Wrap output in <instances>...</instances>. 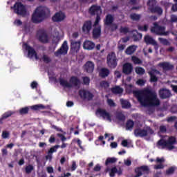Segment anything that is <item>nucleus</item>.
Segmentation results:
<instances>
[{
    "mask_svg": "<svg viewBox=\"0 0 177 177\" xmlns=\"http://www.w3.org/2000/svg\"><path fill=\"white\" fill-rule=\"evenodd\" d=\"M134 95L143 107H157L160 104V100L157 97V93L151 88H147L135 91Z\"/></svg>",
    "mask_w": 177,
    "mask_h": 177,
    "instance_id": "nucleus-1",
    "label": "nucleus"
},
{
    "mask_svg": "<svg viewBox=\"0 0 177 177\" xmlns=\"http://www.w3.org/2000/svg\"><path fill=\"white\" fill-rule=\"evenodd\" d=\"M50 13V10L48 7L39 6L37 7L32 15V21L38 24V23H41L45 19H46V15Z\"/></svg>",
    "mask_w": 177,
    "mask_h": 177,
    "instance_id": "nucleus-2",
    "label": "nucleus"
},
{
    "mask_svg": "<svg viewBox=\"0 0 177 177\" xmlns=\"http://www.w3.org/2000/svg\"><path fill=\"white\" fill-rule=\"evenodd\" d=\"M176 138L170 136L167 140L161 138L157 142V146H160L162 149H167V150H174L175 145H176Z\"/></svg>",
    "mask_w": 177,
    "mask_h": 177,
    "instance_id": "nucleus-3",
    "label": "nucleus"
},
{
    "mask_svg": "<svg viewBox=\"0 0 177 177\" xmlns=\"http://www.w3.org/2000/svg\"><path fill=\"white\" fill-rule=\"evenodd\" d=\"M148 6V10L152 15H157L158 16H162V13H164V10L162 8L158 5V2L157 0H149L147 3Z\"/></svg>",
    "mask_w": 177,
    "mask_h": 177,
    "instance_id": "nucleus-4",
    "label": "nucleus"
},
{
    "mask_svg": "<svg viewBox=\"0 0 177 177\" xmlns=\"http://www.w3.org/2000/svg\"><path fill=\"white\" fill-rule=\"evenodd\" d=\"M59 82L60 85L65 88H73V86H80L81 85V80L77 76H72L69 80L70 83L62 77L59 78Z\"/></svg>",
    "mask_w": 177,
    "mask_h": 177,
    "instance_id": "nucleus-5",
    "label": "nucleus"
},
{
    "mask_svg": "<svg viewBox=\"0 0 177 177\" xmlns=\"http://www.w3.org/2000/svg\"><path fill=\"white\" fill-rule=\"evenodd\" d=\"M149 133V135H153L154 133L153 129L149 127H147L146 129L138 128L134 130V135L136 138H145L147 136Z\"/></svg>",
    "mask_w": 177,
    "mask_h": 177,
    "instance_id": "nucleus-6",
    "label": "nucleus"
},
{
    "mask_svg": "<svg viewBox=\"0 0 177 177\" xmlns=\"http://www.w3.org/2000/svg\"><path fill=\"white\" fill-rule=\"evenodd\" d=\"M151 32L156 35H164L167 36L169 35V31L165 32V26H161L156 22L153 24V27L151 28Z\"/></svg>",
    "mask_w": 177,
    "mask_h": 177,
    "instance_id": "nucleus-7",
    "label": "nucleus"
},
{
    "mask_svg": "<svg viewBox=\"0 0 177 177\" xmlns=\"http://www.w3.org/2000/svg\"><path fill=\"white\" fill-rule=\"evenodd\" d=\"M118 59H117V55L115 53L111 52L106 57V62L108 67L110 68H115L118 64Z\"/></svg>",
    "mask_w": 177,
    "mask_h": 177,
    "instance_id": "nucleus-8",
    "label": "nucleus"
},
{
    "mask_svg": "<svg viewBox=\"0 0 177 177\" xmlns=\"http://www.w3.org/2000/svg\"><path fill=\"white\" fill-rule=\"evenodd\" d=\"M14 12L19 16H26L27 15V9L26 6L21 2H16L13 6Z\"/></svg>",
    "mask_w": 177,
    "mask_h": 177,
    "instance_id": "nucleus-9",
    "label": "nucleus"
},
{
    "mask_svg": "<svg viewBox=\"0 0 177 177\" xmlns=\"http://www.w3.org/2000/svg\"><path fill=\"white\" fill-rule=\"evenodd\" d=\"M68 52V45L67 44V41H64L61 46V47L54 53L56 57H59L60 55H63L64 56L67 55Z\"/></svg>",
    "mask_w": 177,
    "mask_h": 177,
    "instance_id": "nucleus-10",
    "label": "nucleus"
},
{
    "mask_svg": "<svg viewBox=\"0 0 177 177\" xmlns=\"http://www.w3.org/2000/svg\"><path fill=\"white\" fill-rule=\"evenodd\" d=\"M95 114L96 115H100V117H102L104 120H107V121L111 122V115L105 109L98 108L96 110Z\"/></svg>",
    "mask_w": 177,
    "mask_h": 177,
    "instance_id": "nucleus-11",
    "label": "nucleus"
},
{
    "mask_svg": "<svg viewBox=\"0 0 177 177\" xmlns=\"http://www.w3.org/2000/svg\"><path fill=\"white\" fill-rule=\"evenodd\" d=\"M79 96L83 100H92L93 99V94L86 89H80L79 91Z\"/></svg>",
    "mask_w": 177,
    "mask_h": 177,
    "instance_id": "nucleus-12",
    "label": "nucleus"
},
{
    "mask_svg": "<svg viewBox=\"0 0 177 177\" xmlns=\"http://www.w3.org/2000/svg\"><path fill=\"white\" fill-rule=\"evenodd\" d=\"M150 162H153V161H155V162H156V164L154 165L153 168L154 169H164V164L163 162H165V159L164 158H156V160L151 158L149 159Z\"/></svg>",
    "mask_w": 177,
    "mask_h": 177,
    "instance_id": "nucleus-13",
    "label": "nucleus"
},
{
    "mask_svg": "<svg viewBox=\"0 0 177 177\" xmlns=\"http://www.w3.org/2000/svg\"><path fill=\"white\" fill-rule=\"evenodd\" d=\"M148 74L150 77V82H157V81H158V77H157V75H160L161 73L157 69H151L148 72Z\"/></svg>",
    "mask_w": 177,
    "mask_h": 177,
    "instance_id": "nucleus-14",
    "label": "nucleus"
},
{
    "mask_svg": "<svg viewBox=\"0 0 177 177\" xmlns=\"http://www.w3.org/2000/svg\"><path fill=\"white\" fill-rule=\"evenodd\" d=\"M24 48L26 50L28 51V56L31 57H35V59H38V55L37 54V51L34 48L31 47V46L28 45L27 43L24 44Z\"/></svg>",
    "mask_w": 177,
    "mask_h": 177,
    "instance_id": "nucleus-15",
    "label": "nucleus"
},
{
    "mask_svg": "<svg viewBox=\"0 0 177 177\" xmlns=\"http://www.w3.org/2000/svg\"><path fill=\"white\" fill-rule=\"evenodd\" d=\"M132 71H133V66L132 64L129 62H127L122 66V73L125 74V75H129L132 74Z\"/></svg>",
    "mask_w": 177,
    "mask_h": 177,
    "instance_id": "nucleus-16",
    "label": "nucleus"
},
{
    "mask_svg": "<svg viewBox=\"0 0 177 177\" xmlns=\"http://www.w3.org/2000/svg\"><path fill=\"white\" fill-rule=\"evenodd\" d=\"M159 96L160 99H169L172 96L171 91L167 88H160L159 91Z\"/></svg>",
    "mask_w": 177,
    "mask_h": 177,
    "instance_id": "nucleus-17",
    "label": "nucleus"
},
{
    "mask_svg": "<svg viewBox=\"0 0 177 177\" xmlns=\"http://www.w3.org/2000/svg\"><path fill=\"white\" fill-rule=\"evenodd\" d=\"M39 33V41L42 42L43 44H48V34L44 30H39L38 31Z\"/></svg>",
    "mask_w": 177,
    "mask_h": 177,
    "instance_id": "nucleus-18",
    "label": "nucleus"
},
{
    "mask_svg": "<svg viewBox=\"0 0 177 177\" xmlns=\"http://www.w3.org/2000/svg\"><path fill=\"white\" fill-rule=\"evenodd\" d=\"M93 38L94 39H99L102 35V26H94V28L93 29L92 32Z\"/></svg>",
    "mask_w": 177,
    "mask_h": 177,
    "instance_id": "nucleus-19",
    "label": "nucleus"
},
{
    "mask_svg": "<svg viewBox=\"0 0 177 177\" xmlns=\"http://www.w3.org/2000/svg\"><path fill=\"white\" fill-rule=\"evenodd\" d=\"M84 70L86 73H93V70H95V64L92 62V61H88L84 66Z\"/></svg>",
    "mask_w": 177,
    "mask_h": 177,
    "instance_id": "nucleus-20",
    "label": "nucleus"
},
{
    "mask_svg": "<svg viewBox=\"0 0 177 177\" xmlns=\"http://www.w3.org/2000/svg\"><path fill=\"white\" fill-rule=\"evenodd\" d=\"M65 18L66 15L64 13L59 12L55 14V15L52 17V20L55 23H59V21H63Z\"/></svg>",
    "mask_w": 177,
    "mask_h": 177,
    "instance_id": "nucleus-21",
    "label": "nucleus"
},
{
    "mask_svg": "<svg viewBox=\"0 0 177 177\" xmlns=\"http://www.w3.org/2000/svg\"><path fill=\"white\" fill-rule=\"evenodd\" d=\"M70 42L71 50H73V52H78L81 46V41H76L75 40L71 39Z\"/></svg>",
    "mask_w": 177,
    "mask_h": 177,
    "instance_id": "nucleus-22",
    "label": "nucleus"
},
{
    "mask_svg": "<svg viewBox=\"0 0 177 177\" xmlns=\"http://www.w3.org/2000/svg\"><path fill=\"white\" fill-rule=\"evenodd\" d=\"M91 30H92V21H86L82 26L83 32H86V34H88L91 32Z\"/></svg>",
    "mask_w": 177,
    "mask_h": 177,
    "instance_id": "nucleus-23",
    "label": "nucleus"
},
{
    "mask_svg": "<svg viewBox=\"0 0 177 177\" xmlns=\"http://www.w3.org/2000/svg\"><path fill=\"white\" fill-rule=\"evenodd\" d=\"M159 66L162 68V70H164V71H171V70H174V65L169 62L160 63Z\"/></svg>",
    "mask_w": 177,
    "mask_h": 177,
    "instance_id": "nucleus-24",
    "label": "nucleus"
},
{
    "mask_svg": "<svg viewBox=\"0 0 177 177\" xmlns=\"http://www.w3.org/2000/svg\"><path fill=\"white\" fill-rule=\"evenodd\" d=\"M95 44L89 40H86L83 44V48L84 49H86V50H92L95 49Z\"/></svg>",
    "mask_w": 177,
    "mask_h": 177,
    "instance_id": "nucleus-25",
    "label": "nucleus"
},
{
    "mask_svg": "<svg viewBox=\"0 0 177 177\" xmlns=\"http://www.w3.org/2000/svg\"><path fill=\"white\" fill-rule=\"evenodd\" d=\"M144 41L147 45H153V46H157V41L153 39L150 35H145L144 37Z\"/></svg>",
    "mask_w": 177,
    "mask_h": 177,
    "instance_id": "nucleus-26",
    "label": "nucleus"
},
{
    "mask_svg": "<svg viewBox=\"0 0 177 177\" xmlns=\"http://www.w3.org/2000/svg\"><path fill=\"white\" fill-rule=\"evenodd\" d=\"M99 12H100V6H95V5L91 6L88 10V12L91 16H95V15H98L97 13H99Z\"/></svg>",
    "mask_w": 177,
    "mask_h": 177,
    "instance_id": "nucleus-27",
    "label": "nucleus"
},
{
    "mask_svg": "<svg viewBox=\"0 0 177 177\" xmlns=\"http://www.w3.org/2000/svg\"><path fill=\"white\" fill-rule=\"evenodd\" d=\"M120 102L122 106V109H131V102H129L128 100H124L123 98H121Z\"/></svg>",
    "mask_w": 177,
    "mask_h": 177,
    "instance_id": "nucleus-28",
    "label": "nucleus"
},
{
    "mask_svg": "<svg viewBox=\"0 0 177 177\" xmlns=\"http://www.w3.org/2000/svg\"><path fill=\"white\" fill-rule=\"evenodd\" d=\"M109 75H110V70L107 68H101L100 71V77H101V78H106V77H109Z\"/></svg>",
    "mask_w": 177,
    "mask_h": 177,
    "instance_id": "nucleus-29",
    "label": "nucleus"
},
{
    "mask_svg": "<svg viewBox=\"0 0 177 177\" xmlns=\"http://www.w3.org/2000/svg\"><path fill=\"white\" fill-rule=\"evenodd\" d=\"M13 114H15V112H13L12 111H8L4 113L2 115V117L0 118V124H3V120H6V118H9V117H12V115H13Z\"/></svg>",
    "mask_w": 177,
    "mask_h": 177,
    "instance_id": "nucleus-30",
    "label": "nucleus"
},
{
    "mask_svg": "<svg viewBox=\"0 0 177 177\" xmlns=\"http://www.w3.org/2000/svg\"><path fill=\"white\" fill-rule=\"evenodd\" d=\"M113 21H114V17L110 14L107 15L106 16L104 24H106V26H110L113 24Z\"/></svg>",
    "mask_w": 177,
    "mask_h": 177,
    "instance_id": "nucleus-31",
    "label": "nucleus"
},
{
    "mask_svg": "<svg viewBox=\"0 0 177 177\" xmlns=\"http://www.w3.org/2000/svg\"><path fill=\"white\" fill-rule=\"evenodd\" d=\"M132 32H136V33L133 34V41H135V42H136L138 41H140V39H142V33L138 32V30H133Z\"/></svg>",
    "mask_w": 177,
    "mask_h": 177,
    "instance_id": "nucleus-32",
    "label": "nucleus"
},
{
    "mask_svg": "<svg viewBox=\"0 0 177 177\" xmlns=\"http://www.w3.org/2000/svg\"><path fill=\"white\" fill-rule=\"evenodd\" d=\"M112 93H115V95H118L124 92V89L118 86L113 87L111 88Z\"/></svg>",
    "mask_w": 177,
    "mask_h": 177,
    "instance_id": "nucleus-33",
    "label": "nucleus"
},
{
    "mask_svg": "<svg viewBox=\"0 0 177 177\" xmlns=\"http://www.w3.org/2000/svg\"><path fill=\"white\" fill-rule=\"evenodd\" d=\"M133 125H135L133 120H127L126 123V129L127 131H132V129H133Z\"/></svg>",
    "mask_w": 177,
    "mask_h": 177,
    "instance_id": "nucleus-34",
    "label": "nucleus"
},
{
    "mask_svg": "<svg viewBox=\"0 0 177 177\" xmlns=\"http://www.w3.org/2000/svg\"><path fill=\"white\" fill-rule=\"evenodd\" d=\"M31 110H34L35 111H37L38 110H45L46 107L44 106L43 104H36L30 106Z\"/></svg>",
    "mask_w": 177,
    "mask_h": 177,
    "instance_id": "nucleus-35",
    "label": "nucleus"
},
{
    "mask_svg": "<svg viewBox=\"0 0 177 177\" xmlns=\"http://www.w3.org/2000/svg\"><path fill=\"white\" fill-rule=\"evenodd\" d=\"M136 50V48H135V46H130L126 49V54L127 55H132L133 53H135V51Z\"/></svg>",
    "mask_w": 177,
    "mask_h": 177,
    "instance_id": "nucleus-36",
    "label": "nucleus"
},
{
    "mask_svg": "<svg viewBox=\"0 0 177 177\" xmlns=\"http://www.w3.org/2000/svg\"><path fill=\"white\" fill-rule=\"evenodd\" d=\"M135 71H136V74H138V75H143V74H145V73H146V71L145 70V68H143L142 67H140V66L136 67Z\"/></svg>",
    "mask_w": 177,
    "mask_h": 177,
    "instance_id": "nucleus-37",
    "label": "nucleus"
},
{
    "mask_svg": "<svg viewBox=\"0 0 177 177\" xmlns=\"http://www.w3.org/2000/svg\"><path fill=\"white\" fill-rule=\"evenodd\" d=\"M140 15L133 13L130 15V19L133 20V21H139L140 20Z\"/></svg>",
    "mask_w": 177,
    "mask_h": 177,
    "instance_id": "nucleus-38",
    "label": "nucleus"
},
{
    "mask_svg": "<svg viewBox=\"0 0 177 177\" xmlns=\"http://www.w3.org/2000/svg\"><path fill=\"white\" fill-rule=\"evenodd\" d=\"M29 110H30V108H28V106L21 108V109H19V114L21 115H24L26 114H28Z\"/></svg>",
    "mask_w": 177,
    "mask_h": 177,
    "instance_id": "nucleus-39",
    "label": "nucleus"
},
{
    "mask_svg": "<svg viewBox=\"0 0 177 177\" xmlns=\"http://www.w3.org/2000/svg\"><path fill=\"white\" fill-rule=\"evenodd\" d=\"M59 148H60V145H55L53 147L50 148L48 153L53 155V153H56V151H57V149H59Z\"/></svg>",
    "mask_w": 177,
    "mask_h": 177,
    "instance_id": "nucleus-40",
    "label": "nucleus"
},
{
    "mask_svg": "<svg viewBox=\"0 0 177 177\" xmlns=\"http://www.w3.org/2000/svg\"><path fill=\"white\" fill-rule=\"evenodd\" d=\"M115 162H117V158H107L105 162V165H109V164H114Z\"/></svg>",
    "mask_w": 177,
    "mask_h": 177,
    "instance_id": "nucleus-41",
    "label": "nucleus"
},
{
    "mask_svg": "<svg viewBox=\"0 0 177 177\" xmlns=\"http://www.w3.org/2000/svg\"><path fill=\"white\" fill-rule=\"evenodd\" d=\"M116 118L119 121H125V115L121 112H118L116 113Z\"/></svg>",
    "mask_w": 177,
    "mask_h": 177,
    "instance_id": "nucleus-42",
    "label": "nucleus"
},
{
    "mask_svg": "<svg viewBox=\"0 0 177 177\" xmlns=\"http://www.w3.org/2000/svg\"><path fill=\"white\" fill-rule=\"evenodd\" d=\"M131 60L134 63V64H142V60H140V59H139L136 56H133L131 57Z\"/></svg>",
    "mask_w": 177,
    "mask_h": 177,
    "instance_id": "nucleus-43",
    "label": "nucleus"
},
{
    "mask_svg": "<svg viewBox=\"0 0 177 177\" xmlns=\"http://www.w3.org/2000/svg\"><path fill=\"white\" fill-rule=\"evenodd\" d=\"M33 170H34V166L31 165H28L25 168V171L27 174H31V172H32Z\"/></svg>",
    "mask_w": 177,
    "mask_h": 177,
    "instance_id": "nucleus-44",
    "label": "nucleus"
},
{
    "mask_svg": "<svg viewBox=\"0 0 177 177\" xmlns=\"http://www.w3.org/2000/svg\"><path fill=\"white\" fill-rule=\"evenodd\" d=\"M138 28L139 30V31H145V32H147V30H149V25H144V26H142L140 25H138Z\"/></svg>",
    "mask_w": 177,
    "mask_h": 177,
    "instance_id": "nucleus-45",
    "label": "nucleus"
},
{
    "mask_svg": "<svg viewBox=\"0 0 177 177\" xmlns=\"http://www.w3.org/2000/svg\"><path fill=\"white\" fill-rule=\"evenodd\" d=\"M175 172V167H171L166 170V175H173Z\"/></svg>",
    "mask_w": 177,
    "mask_h": 177,
    "instance_id": "nucleus-46",
    "label": "nucleus"
},
{
    "mask_svg": "<svg viewBox=\"0 0 177 177\" xmlns=\"http://www.w3.org/2000/svg\"><path fill=\"white\" fill-rule=\"evenodd\" d=\"M84 85H89L91 84V79L88 77L85 76L82 77Z\"/></svg>",
    "mask_w": 177,
    "mask_h": 177,
    "instance_id": "nucleus-47",
    "label": "nucleus"
},
{
    "mask_svg": "<svg viewBox=\"0 0 177 177\" xmlns=\"http://www.w3.org/2000/svg\"><path fill=\"white\" fill-rule=\"evenodd\" d=\"M120 32L122 34H128L129 32V28L127 27H120Z\"/></svg>",
    "mask_w": 177,
    "mask_h": 177,
    "instance_id": "nucleus-48",
    "label": "nucleus"
},
{
    "mask_svg": "<svg viewBox=\"0 0 177 177\" xmlns=\"http://www.w3.org/2000/svg\"><path fill=\"white\" fill-rule=\"evenodd\" d=\"M100 86H101V88H109V86H110L109 82H107L106 81L100 82Z\"/></svg>",
    "mask_w": 177,
    "mask_h": 177,
    "instance_id": "nucleus-49",
    "label": "nucleus"
},
{
    "mask_svg": "<svg viewBox=\"0 0 177 177\" xmlns=\"http://www.w3.org/2000/svg\"><path fill=\"white\" fill-rule=\"evenodd\" d=\"M158 39L160 44H162V45H168L169 44V41H168L167 39L159 37Z\"/></svg>",
    "mask_w": 177,
    "mask_h": 177,
    "instance_id": "nucleus-50",
    "label": "nucleus"
},
{
    "mask_svg": "<svg viewBox=\"0 0 177 177\" xmlns=\"http://www.w3.org/2000/svg\"><path fill=\"white\" fill-rule=\"evenodd\" d=\"M43 61L44 62V63H50V62H52V59H50V58L49 57H48V55H43Z\"/></svg>",
    "mask_w": 177,
    "mask_h": 177,
    "instance_id": "nucleus-51",
    "label": "nucleus"
},
{
    "mask_svg": "<svg viewBox=\"0 0 177 177\" xmlns=\"http://www.w3.org/2000/svg\"><path fill=\"white\" fill-rule=\"evenodd\" d=\"M107 104L109 107H115V102L112 99H108Z\"/></svg>",
    "mask_w": 177,
    "mask_h": 177,
    "instance_id": "nucleus-52",
    "label": "nucleus"
},
{
    "mask_svg": "<svg viewBox=\"0 0 177 177\" xmlns=\"http://www.w3.org/2000/svg\"><path fill=\"white\" fill-rule=\"evenodd\" d=\"M137 85H139V86H144L145 84H146V81H145L143 79H139L136 82Z\"/></svg>",
    "mask_w": 177,
    "mask_h": 177,
    "instance_id": "nucleus-53",
    "label": "nucleus"
},
{
    "mask_svg": "<svg viewBox=\"0 0 177 177\" xmlns=\"http://www.w3.org/2000/svg\"><path fill=\"white\" fill-rule=\"evenodd\" d=\"M100 22V16L99 15V14H97L96 19L93 24V27H96V26H97V24H99Z\"/></svg>",
    "mask_w": 177,
    "mask_h": 177,
    "instance_id": "nucleus-54",
    "label": "nucleus"
},
{
    "mask_svg": "<svg viewBox=\"0 0 177 177\" xmlns=\"http://www.w3.org/2000/svg\"><path fill=\"white\" fill-rule=\"evenodd\" d=\"M45 158L46 160H48V161H52V158H53V155L52 153H49V152L47 153V155L45 156Z\"/></svg>",
    "mask_w": 177,
    "mask_h": 177,
    "instance_id": "nucleus-55",
    "label": "nucleus"
},
{
    "mask_svg": "<svg viewBox=\"0 0 177 177\" xmlns=\"http://www.w3.org/2000/svg\"><path fill=\"white\" fill-rule=\"evenodd\" d=\"M51 128H53V129H55V131H57V132H63V129L62 128H59L55 124H53L51 126Z\"/></svg>",
    "mask_w": 177,
    "mask_h": 177,
    "instance_id": "nucleus-56",
    "label": "nucleus"
},
{
    "mask_svg": "<svg viewBox=\"0 0 177 177\" xmlns=\"http://www.w3.org/2000/svg\"><path fill=\"white\" fill-rule=\"evenodd\" d=\"M49 143H55L56 142V138H55V135H51L50 138L48 139Z\"/></svg>",
    "mask_w": 177,
    "mask_h": 177,
    "instance_id": "nucleus-57",
    "label": "nucleus"
},
{
    "mask_svg": "<svg viewBox=\"0 0 177 177\" xmlns=\"http://www.w3.org/2000/svg\"><path fill=\"white\" fill-rule=\"evenodd\" d=\"M9 138V132L8 131H3L2 132V138L3 139H8Z\"/></svg>",
    "mask_w": 177,
    "mask_h": 177,
    "instance_id": "nucleus-58",
    "label": "nucleus"
},
{
    "mask_svg": "<svg viewBox=\"0 0 177 177\" xmlns=\"http://www.w3.org/2000/svg\"><path fill=\"white\" fill-rule=\"evenodd\" d=\"M14 24L15 26H20L23 24V22L20 19H15Z\"/></svg>",
    "mask_w": 177,
    "mask_h": 177,
    "instance_id": "nucleus-59",
    "label": "nucleus"
},
{
    "mask_svg": "<svg viewBox=\"0 0 177 177\" xmlns=\"http://www.w3.org/2000/svg\"><path fill=\"white\" fill-rule=\"evenodd\" d=\"M171 23H177V16L175 15H172L171 16Z\"/></svg>",
    "mask_w": 177,
    "mask_h": 177,
    "instance_id": "nucleus-60",
    "label": "nucleus"
},
{
    "mask_svg": "<svg viewBox=\"0 0 177 177\" xmlns=\"http://www.w3.org/2000/svg\"><path fill=\"white\" fill-rule=\"evenodd\" d=\"M118 28V26L115 24H111V30L113 31H115V30H117Z\"/></svg>",
    "mask_w": 177,
    "mask_h": 177,
    "instance_id": "nucleus-61",
    "label": "nucleus"
},
{
    "mask_svg": "<svg viewBox=\"0 0 177 177\" xmlns=\"http://www.w3.org/2000/svg\"><path fill=\"white\" fill-rule=\"evenodd\" d=\"M118 49L120 50V52H122V50L125 49V44H119L118 46Z\"/></svg>",
    "mask_w": 177,
    "mask_h": 177,
    "instance_id": "nucleus-62",
    "label": "nucleus"
},
{
    "mask_svg": "<svg viewBox=\"0 0 177 177\" xmlns=\"http://www.w3.org/2000/svg\"><path fill=\"white\" fill-rule=\"evenodd\" d=\"M77 145L79 146L80 149L82 151H84V147H82V141H81V140H80L79 138L77 140Z\"/></svg>",
    "mask_w": 177,
    "mask_h": 177,
    "instance_id": "nucleus-63",
    "label": "nucleus"
},
{
    "mask_svg": "<svg viewBox=\"0 0 177 177\" xmlns=\"http://www.w3.org/2000/svg\"><path fill=\"white\" fill-rule=\"evenodd\" d=\"M30 86L32 89H35V88H37L38 86V83H37V82H32L30 84Z\"/></svg>",
    "mask_w": 177,
    "mask_h": 177,
    "instance_id": "nucleus-64",
    "label": "nucleus"
}]
</instances>
